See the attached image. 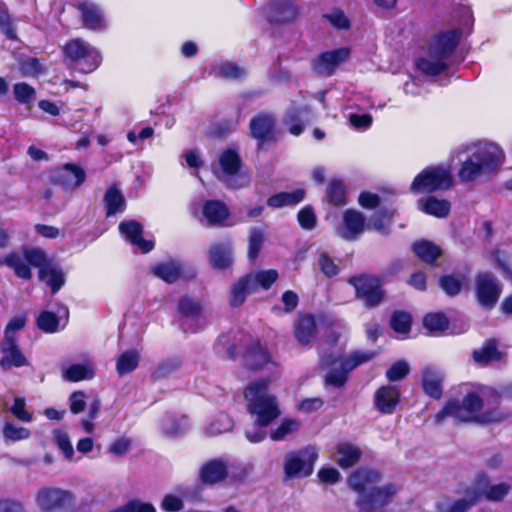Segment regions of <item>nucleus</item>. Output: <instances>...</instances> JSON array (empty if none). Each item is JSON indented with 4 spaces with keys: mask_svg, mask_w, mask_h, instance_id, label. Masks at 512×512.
<instances>
[{
    "mask_svg": "<svg viewBox=\"0 0 512 512\" xmlns=\"http://www.w3.org/2000/svg\"><path fill=\"white\" fill-rule=\"evenodd\" d=\"M459 26L435 35L429 42L427 54L416 61L417 69L428 76H437L451 66V57L462 37L470 32L473 24L472 12L468 8L459 9Z\"/></svg>",
    "mask_w": 512,
    "mask_h": 512,
    "instance_id": "f257e3e1",
    "label": "nucleus"
},
{
    "mask_svg": "<svg viewBox=\"0 0 512 512\" xmlns=\"http://www.w3.org/2000/svg\"><path fill=\"white\" fill-rule=\"evenodd\" d=\"M379 480L380 474L367 468L356 470L350 475L349 486L359 494L357 500L359 512H385L384 507L397 494L398 486L392 483L378 486Z\"/></svg>",
    "mask_w": 512,
    "mask_h": 512,
    "instance_id": "f03ea898",
    "label": "nucleus"
},
{
    "mask_svg": "<svg viewBox=\"0 0 512 512\" xmlns=\"http://www.w3.org/2000/svg\"><path fill=\"white\" fill-rule=\"evenodd\" d=\"M459 153L466 155L458 172L463 182L496 172L505 159L504 151L498 144L485 140L462 145Z\"/></svg>",
    "mask_w": 512,
    "mask_h": 512,
    "instance_id": "7ed1b4c3",
    "label": "nucleus"
},
{
    "mask_svg": "<svg viewBox=\"0 0 512 512\" xmlns=\"http://www.w3.org/2000/svg\"><path fill=\"white\" fill-rule=\"evenodd\" d=\"M270 378L252 381L244 391L248 412L258 425L268 426L281 415L277 397L269 391Z\"/></svg>",
    "mask_w": 512,
    "mask_h": 512,
    "instance_id": "20e7f679",
    "label": "nucleus"
},
{
    "mask_svg": "<svg viewBox=\"0 0 512 512\" xmlns=\"http://www.w3.org/2000/svg\"><path fill=\"white\" fill-rule=\"evenodd\" d=\"M483 406L482 399L476 393H468L462 402L450 400L444 408L434 416L436 424H441L447 417L455 420L468 422L476 421L481 423L500 422L505 415L500 411L486 412L476 415Z\"/></svg>",
    "mask_w": 512,
    "mask_h": 512,
    "instance_id": "39448f33",
    "label": "nucleus"
},
{
    "mask_svg": "<svg viewBox=\"0 0 512 512\" xmlns=\"http://www.w3.org/2000/svg\"><path fill=\"white\" fill-rule=\"evenodd\" d=\"M25 318L16 317L9 321L0 342V366L3 370L28 366L29 361L17 344V333L24 327Z\"/></svg>",
    "mask_w": 512,
    "mask_h": 512,
    "instance_id": "423d86ee",
    "label": "nucleus"
},
{
    "mask_svg": "<svg viewBox=\"0 0 512 512\" xmlns=\"http://www.w3.org/2000/svg\"><path fill=\"white\" fill-rule=\"evenodd\" d=\"M66 60L73 63L82 73H91L101 64L99 50L81 38L69 40L63 47Z\"/></svg>",
    "mask_w": 512,
    "mask_h": 512,
    "instance_id": "0eeeda50",
    "label": "nucleus"
},
{
    "mask_svg": "<svg viewBox=\"0 0 512 512\" xmlns=\"http://www.w3.org/2000/svg\"><path fill=\"white\" fill-rule=\"evenodd\" d=\"M453 177L448 167L444 165L429 166L422 170L413 180V193H431L446 190L451 187Z\"/></svg>",
    "mask_w": 512,
    "mask_h": 512,
    "instance_id": "6e6552de",
    "label": "nucleus"
},
{
    "mask_svg": "<svg viewBox=\"0 0 512 512\" xmlns=\"http://www.w3.org/2000/svg\"><path fill=\"white\" fill-rule=\"evenodd\" d=\"M1 265H6L13 269L15 274L22 279L31 278L30 266L37 267L39 271L46 269L51 263L46 254L39 249H30L25 251L24 257L17 253H11L0 259Z\"/></svg>",
    "mask_w": 512,
    "mask_h": 512,
    "instance_id": "1a4fd4ad",
    "label": "nucleus"
},
{
    "mask_svg": "<svg viewBox=\"0 0 512 512\" xmlns=\"http://www.w3.org/2000/svg\"><path fill=\"white\" fill-rule=\"evenodd\" d=\"M178 321L185 333H196L206 325V317L201 303L189 296L179 299L177 305Z\"/></svg>",
    "mask_w": 512,
    "mask_h": 512,
    "instance_id": "9d476101",
    "label": "nucleus"
},
{
    "mask_svg": "<svg viewBox=\"0 0 512 512\" xmlns=\"http://www.w3.org/2000/svg\"><path fill=\"white\" fill-rule=\"evenodd\" d=\"M349 283L355 288L356 297L368 308L380 304L384 292L380 280L372 275H359L349 279Z\"/></svg>",
    "mask_w": 512,
    "mask_h": 512,
    "instance_id": "9b49d317",
    "label": "nucleus"
},
{
    "mask_svg": "<svg viewBox=\"0 0 512 512\" xmlns=\"http://www.w3.org/2000/svg\"><path fill=\"white\" fill-rule=\"evenodd\" d=\"M373 352L356 351L346 359L339 362V368H332L325 375V384L335 388H341L347 381L348 374L357 366L371 360Z\"/></svg>",
    "mask_w": 512,
    "mask_h": 512,
    "instance_id": "f8f14e48",
    "label": "nucleus"
},
{
    "mask_svg": "<svg viewBox=\"0 0 512 512\" xmlns=\"http://www.w3.org/2000/svg\"><path fill=\"white\" fill-rule=\"evenodd\" d=\"M318 458V450L308 446L298 453L287 455L285 460V473L288 477H306L313 471L314 463Z\"/></svg>",
    "mask_w": 512,
    "mask_h": 512,
    "instance_id": "ddd939ff",
    "label": "nucleus"
},
{
    "mask_svg": "<svg viewBox=\"0 0 512 512\" xmlns=\"http://www.w3.org/2000/svg\"><path fill=\"white\" fill-rule=\"evenodd\" d=\"M476 296L479 304L485 308L493 307L500 295L501 285L490 272H479L475 278Z\"/></svg>",
    "mask_w": 512,
    "mask_h": 512,
    "instance_id": "4468645a",
    "label": "nucleus"
},
{
    "mask_svg": "<svg viewBox=\"0 0 512 512\" xmlns=\"http://www.w3.org/2000/svg\"><path fill=\"white\" fill-rule=\"evenodd\" d=\"M73 502V494L60 488H43L37 494V503L45 512H61L71 507Z\"/></svg>",
    "mask_w": 512,
    "mask_h": 512,
    "instance_id": "2eb2a0df",
    "label": "nucleus"
},
{
    "mask_svg": "<svg viewBox=\"0 0 512 512\" xmlns=\"http://www.w3.org/2000/svg\"><path fill=\"white\" fill-rule=\"evenodd\" d=\"M51 181L66 191L78 189L86 179L85 170L74 163H66L51 171Z\"/></svg>",
    "mask_w": 512,
    "mask_h": 512,
    "instance_id": "dca6fc26",
    "label": "nucleus"
},
{
    "mask_svg": "<svg viewBox=\"0 0 512 512\" xmlns=\"http://www.w3.org/2000/svg\"><path fill=\"white\" fill-rule=\"evenodd\" d=\"M236 468L234 462L224 458H215L207 461L200 469V479L205 484H216L223 481L229 473L232 478H241L242 473L234 474L232 470Z\"/></svg>",
    "mask_w": 512,
    "mask_h": 512,
    "instance_id": "f3484780",
    "label": "nucleus"
},
{
    "mask_svg": "<svg viewBox=\"0 0 512 512\" xmlns=\"http://www.w3.org/2000/svg\"><path fill=\"white\" fill-rule=\"evenodd\" d=\"M471 485L478 500L484 497L485 499L493 502L502 501L511 490L510 484L506 482L490 485L488 475L482 472L476 475Z\"/></svg>",
    "mask_w": 512,
    "mask_h": 512,
    "instance_id": "a211bd4d",
    "label": "nucleus"
},
{
    "mask_svg": "<svg viewBox=\"0 0 512 512\" xmlns=\"http://www.w3.org/2000/svg\"><path fill=\"white\" fill-rule=\"evenodd\" d=\"M350 49L341 47L332 51L321 53L314 58L313 69L322 76L332 75L336 68L343 63L349 56Z\"/></svg>",
    "mask_w": 512,
    "mask_h": 512,
    "instance_id": "6ab92c4d",
    "label": "nucleus"
},
{
    "mask_svg": "<svg viewBox=\"0 0 512 512\" xmlns=\"http://www.w3.org/2000/svg\"><path fill=\"white\" fill-rule=\"evenodd\" d=\"M365 218L356 210H346L343 214V224L337 229V234L347 241L356 240L364 231Z\"/></svg>",
    "mask_w": 512,
    "mask_h": 512,
    "instance_id": "aec40b11",
    "label": "nucleus"
},
{
    "mask_svg": "<svg viewBox=\"0 0 512 512\" xmlns=\"http://www.w3.org/2000/svg\"><path fill=\"white\" fill-rule=\"evenodd\" d=\"M275 119L271 114L260 113L250 121V130L253 138L258 141L259 148L275 138Z\"/></svg>",
    "mask_w": 512,
    "mask_h": 512,
    "instance_id": "412c9836",
    "label": "nucleus"
},
{
    "mask_svg": "<svg viewBox=\"0 0 512 512\" xmlns=\"http://www.w3.org/2000/svg\"><path fill=\"white\" fill-rule=\"evenodd\" d=\"M78 10L84 27L89 30L102 31L106 29V21L102 8L90 1H83L78 4Z\"/></svg>",
    "mask_w": 512,
    "mask_h": 512,
    "instance_id": "4be33fe9",
    "label": "nucleus"
},
{
    "mask_svg": "<svg viewBox=\"0 0 512 512\" xmlns=\"http://www.w3.org/2000/svg\"><path fill=\"white\" fill-rule=\"evenodd\" d=\"M119 231L128 242L140 249L143 253H148L154 248L152 240H146L142 237L143 228L141 224L135 220L121 222Z\"/></svg>",
    "mask_w": 512,
    "mask_h": 512,
    "instance_id": "5701e85b",
    "label": "nucleus"
},
{
    "mask_svg": "<svg viewBox=\"0 0 512 512\" xmlns=\"http://www.w3.org/2000/svg\"><path fill=\"white\" fill-rule=\"evenodd\" d=\"M399 401L400 391L394 385L382 386L374 394V405L382 414L394 413Z\"/></svg>",
    "mask_w": 512,
    "mask_h": 512,
    "instance_id": "b1692460",
    "label": "nucleus"
},
{
    "mask_svg": "<svg viewBox=\"0 0 512 512\" xmlns=\"http://www.w3.org/2000/svg\"><path fill=\"white\" fill-rule=\"evenodd\" d=\"M297 8L291 0H271L267 7V18L271 23H285L293 20Z\"/></svg>",
    "mask_w": 512,
    "mask_h": 512,
    "instance_id": "393cba45",
    "label": "nucleus"
},
{
    "mask_svg": "<svg viewBox=\"0 0 512 512\" xmlns=\"http://www.w3.org/2000/svg\"><path fill=\"white\" fill-rule=\"evenodd\" d=\"M230 215L228 207L219 200L206 201L202 207L201 221L205 220L210 225H234L226 223Z\"/></svg>",
    "mask_w": 512,
    "mask_h": 512,
    "instance_id": "a878e982",
    "label": "nucleus"
},
{
    "mask_svg": "<svg viewBox=\"0 0 512 512\" xmlns=\"http://www.w3.org/2000/svg\"><path fill=\"white\" fill-rule=\"evenodd\" d=\"M361 450L349 442H340L336 445L333 460L343 469L354 466L361 457Z\"/></svg>",
    "mask_w": 512,
    "mask_h": 512,
    "instance_id": "bb28decb",
    "label": "nucleus"
},
{
    "mask_svg": "<svg viewBox=\"0 0 512 512\" xmlns=\"http://www.w3.org/2000/svg\"><path fill=\"white\" fill-rule=\"evenodd\" d=\"M211 265L216 269H226L233 262L232 245L230 242L213 243L209 249Z\"/></svg>",
    "mask_w": 512,
    "mask_h": 512,
    "instance_id": "cd10ccee",
    "label": "nucleus"
},
{
    "mask_svg": "<svg viewBox=\"0 0 512 512\" xmlns=\"http://www.w3.org/2000/svg\"><path fill=\"white\" fill-rule=\"evenodd\" d=\"M316 321L311 314H300L294 323V335L303 345L309 344L315 337Z\"/></svg>",
    "mask_w": 512,
    "mask_h": 512,
    "instance_id": "c85d7f7f",
    "label": "nucleus"
},
{
    "mask_svg": "<svg viewBox=\"0 0 512 512\" xmlns=\"http://www.w3.org/2000/svg\"><path fill=\"white\" fill-rule=\"evenodd\" d=\"M477 495L472 487H468L465 491V496L453 502L447 500L437 504L438 512H467L473 505L478 502Z\"/></svg>",
    "mask_w": 512,
    "mask_h": 512,
    "instance_id": "c756f323",
    "label": "nucleus"
},
{
    "mask_svg": "<svg viewBox=\"0 0 512 512\" xmlns=\"http://www.w3.org/2000/svg\"><path fill=\"white\" fill-rule=\"evenodd\" d=\"M311 119L312 115L307 107H297L287 112L284 118V124L288 127L292 135L299 136L303 131L304 123Z\"/></svg>",
    "mask_w": 512,
    "mask_h": 512,
    "instance_id": "7c9ffc66",
    "label": "nucleus"
},
{
    "mask_svg": "<svg viewBox=\"0 0 512 512\" xmlns=\"http://www.w3.org/2000/svg\"><path fill=\"white\" fill-rule=\"evenodd\" d=\"M417 207L420 211L438 218L448 216L451 208L447 200L438 199L433 196L419 199Z\"/></svg>",
    "mask_w": 512,
    "mask_h": 512,
    "instance_id": "2f4dec72",
    "label": "nucleus"
},
{
    "mask_svg": "<svg viewBox=\"0 0 512 512\" xmlns=\"http://www.w3.org/2000/svg\"><path fill=\"white\" fill-rule=\"evenodd\" d=\"M219 163L222 169L220 177L228 182L230 186L234 187V184L230 182V178L240 169L241 160L238 153L233 149L225 150L220 155Z\"/></svg>",
    "mask_w": 512,
    "mask_h": 512,
    "instance_id": "473e14b6",
    "label": "nucleus"
},
{
    "mask_svg": "<svg viewBox=\"0 0 512 512\" xmlns=\"http://www.w3.org/2000/svg\"><path fill=\"white\" fill-rule=\"evenodd\" d=\"M442 374L432 367H425L422 370V385L425 393L433 398H440L442 394Z\"/></svg>",
    "mask_w": 512,
    "mask_h": 512,
    "instance_id": "72a5a7b5",
    "label": "nucleus"
},
{
    "mask_svg": "<svg viewBox=\"0 0 512 512\" xmlns=\"http://www.w3.org/2000/svg\"><path fill=\"white\" fill-rule=\"evenodd\" d=\"M245 363L253 369L275 366L267 350L260 344L251 346L245 354Z\"/></svg>",
    "mask_w": 512,
    "mask_h": 512,
    "instance_id": "f704fd0d",
    "label": "nucleus"
},
{
    "mask_svg": "<svg viewBox=\"0 0 512 512\" xmlns=\"http://www.w3.org/2000/svg\"><path fill=\"white\" fill-rule=\"evenodd\" d=\"M246 276L255 292L259 288L268 290L279 277L278 272L275 269L253 271L248 273Z\"/></svg>",
    "mask_w": 512,
    "mask_h": 512,
    "instance_id": "c9c22d12",
    "label": "nucleus"
},
{
    "mask_svg": "<svg viewBox=\"0 0 512 512\" xmlns=\"http://www.w3.org/2000/svg\"><path fill=\"white\" fill-rule=\"evenodd\" d=\"M305 197L303 189H296L292 192H280L267 200V205L272 208H281L285 206L296 205L300 203Z\"/></svg>",
    "mask_w": 512,
    "mask_h": 512,
    "instance_id": "e433bc0d",
    "label": "nucleus"
},
{
    "mask_svg": "<svg viewBox=\"0 0 512 512\" xmlns=\"http://www.w3.org/2000/svg\"><path fill=\"white\" fill-rule=\"evenodd\" d=\"M152 272L167 283H174L180 276L181 265L178 261L169 260L153 266Z\"/></svg>",
    "mask_w": 512,
    "mask_h": 512,
    "instance_id": "4c0bfd02",
    "label": "nucleus"
},
{
    "mask_svg": "<svg viewBox=\"0 0 512 512\" xmlns=\"http://www.w3.org/2000/svg\"><path fill=\"white\" fill-rule=\"evenodd\" d=\"M39 278L50 287L52 294L58 292L65 283L64 273L52 263L46 269L39 271Z\"/></svg>",
    "mask_w": 512,
    "mask_h": 512,
    "instance_id": "58836bf2",
    "label": "nucleus"
},
{
    "mask_svg": "<svg viewBox=\"0 0 512 512\" xmlns=\"http://www.w3.org/2000/svg\"><path fill=\"white\" fill-rule=\"evenodd\" d=\"M254 292L255 291L252 285L250 284L249 279L245 275L232 285L229 299L230 304L233 307H238L245 302L249 294Z\"/></svg>",
    "mask_w": 512,
    "mask_h": 512,
    "instance_id": "ea45409f",
    "label": "nucleus"
},
{
    "mask_svg": "<svg viewBox=\"0 0 512 512\" xmlns=\"http://www.w3.org/2000/svg\"><path fill=\"white\" fill-rule=\"evenodd\" d=\"M212 72L223 79L237 80L246 76V70L232 62H215Z\"/></svg>",
    "mask_w": 512,
    "mask_h": 512,
    "instance_id": "a19ab883",
    "label": "nucleus"
},
{
    "mask_svg": "<svg viewBox=\"0 0 512 512\" xmlns=\"http://www.w3.org/2000/svg\"><path fill=\"white\" fill-rule=\"evenodd\" d=\"M94 375V369L90 362L73 364L63 371L64 379L71 382L92 379Z\"/></svg>",
    "mask_w": 512,
    "mask_h": 512,
    "instance_id": "79ce46f5",
    "label": "nucleus"
},
{
    "mask_svg": "<svg viewBox=\"0 0 512 512\" xmlns=\"http://www.w3.org/2000/svg\"><path fill=\"white\" fill-rule=\"evenodd\" d=\"M107 216L121 213L125 209V200L121 192L115 187H110L104 196Z\"/></svg>",
    "mask_w": 512,
    "mask_h": 512,
    "instance_id": "37998d69",
    "label": "nucleus"
},
{
    "mask_svg": "<svg viewBox=\"0 0 512 512\" xmlns=\"http://www.w3.org/2000/svg\"><path fill=\"white\" fill-rule=\"evenodd\" d=\"M140 355L136 350L123 352L117 358L116 369L119 375H125L134 371L139 364Z\"/></svg>",
    "mask_w": 512,
    "mask_h": 512,
    "instance_id": "c03bdc74",
    "label": "nucleus"
},
{
    "mask_svg": "<svg viewBox=\"0 0 512 512\" xmlns=\"http://www.w3.org/2000/svg\"><path fill=\"white\" fill-rule=\"evenodd\" d=\"M413 251L422 261L430 264L440 256L439 247L426 240L415 242Z\"/></svg>",
    "mask_w": 512,
    "mask_h": 512,
    "instance_id": "a18cd8bd",
    "label": "nucleus"
},
{
    "mask_svg": "<svg viewBox=\"0 0 512 512\" xmlns=\"http://www.w3.org/2000/svg\"><path fill=\"white\" fill-rule=\"evenodd\" d=\"M500 353L497 350L496 343L492 340L487 341L483 347L473 352V359L480 365H487L491 361L498 360Z\"/></svg>",
    "mask_w": 512,
    "mask_h": 512,
    "instance_id": "49530a36",
    "label": "nucleus"
},
{
    "mask_svg": "<svg viewBox=\"0 0 512 512\" xmlns=\"http://www.w3.org/2000/svg\"><path fill=\"white\" fill-rule=\"evenodd\" d=\"M233 420L225 413L218 414L206 427L209 435L216 436L232 430Z\"/></svg>",
    "mask_w": 512,
    "mask_h": 512,
    "instance_id": "de8ad7c7",
    "label": "nucleus"
},
{
    "mask_svg": "<svg viewBox=\"0 0 512 512\" xmlns=\"http://www.w3.org/2000/svg\"><path fill=\"white\" fill-rule=\"evenodd\" d=\"M391 218L392 212L388 210H380L369 219L367 223V228H372L377 232L387 234L389 232Z\"/></svg>",
    "mask_w": 512,
    "mask_h": 512,
    "instance_id": "09e8293b",
    "label": "nucleus"
},
{
    "mask_svg": "<svg viewBox=\"0 0 512 512\" xmlns=\"http://www.w3.org/2000/svg\"><path fill=\"white\" fill-rule=\"evenodd\" d=\"M326 197L328 201L335 206H342L346 203V190L340 180H332L327 189Z\"/></svg>",
    "mask_w": 512,
    "mask_h": 512,
    "instance_id": "8fccbe9b",
    "label": "nucleus"
},
{
    "mask_svg": "<svg viewBox=\"0 0 512 512\" xmlns=\"http://www.w3.org/2000/svg\"><path fill=\"white\" fill-rule=\"evenodd\" d=\"M3 437L7 442H17L30 438L31 432L28 428L17 426L12 422H6L2 429Z\"/></svg>",
    "mask_w": 512,
    "mask_h": 512,
    "instance_id": "3c124183",
    "label": "nucleus"
},
{
    "mask_svg": "<svg viewBox=\"0 0 512 512\" xmlns=\"http://www.w3.org/2000/svg\"><path fill=\"white\" fill-rule=\"evenodd\" d=\"M188 425L186 417L175 418L173 416H166L161 423V429L164 434L168 436H176L182 433Z\"/></svg>",
    "mask_w": 512,
    "mask_h": 512,
    "instance_id": "603ef678",
    "label": "nucleus"
},
{
    "mask_svg": "<svg viewBox=\"0 0 512 512\" xmlns=\"http://www.w3.org/2000/svg\"><path fill=\"white\" fill-rule=\"evenodd\" d=\"M300 427V423L294 419H284L279 426L270 432L273 441H282L287 436L296 432Z\"/></svg>",
    "mask_w": 512,
    "mask_h": 512,
    "instance_id": "864d4df0",
    "label": "nucleus"
},
{
    "mask_svg": "<svg viewBox=\"0 0 512 512\" xmlns=\"http://www.w3.org/2000/svg\"><path fill=\"white\" fill-rule=\"evenodd\" d=\"M423 324L430 333H438L448 328V319L442 313H430L424 317Z\"/></svg>",
    "mask_w": 512,
    "mask_h": 512,
    "instance_id": "5fc2aeb1",
    "label": "nucleus"
},
{
    "mask_svg": "<svg viewBox=\"0 0 512 512\" xmlns=\"http://www.w3.org/2000/svg\"><path fill=\"white\" fill-rule=\"evenodd\" d=\"M264 242V232L259 228H251L248 238V257L255 260L262 249Z\"/></svg>",
    "mask_w": 512,
    "mask_h": 512,
    "instance_id": "6e6d98bb",
    "label": "nucleus"
},
{
    "mask_svg": "<svg viewBox=\"0 0 512 512\" xmlns=\"http://www.w3.org/2000/svg\"><path fill=\"white\" fill-rule=\"evenodd\" d=\"M37 326L46 333H54L60 329V318L52 312L44 311L37 318Z\"/></svg>",
    "mask_w": 512,
    "mask_h": 512,
    "instance_id": "4d7b16f0",
    "label": "nucleus"
},
{
    "mask_svg": "<svg viewBox=\"0 0 512 512\" xmlns=\"http://www.w3.org/2000/svg\"><path fill=\"white\" fill-rule=\"evenodd\" d=\"M52 435L54 442L62 451L65 458L68 460H72L74 456V449L71 444L68 433L62 429H56L53 431Z\"/></svg>",
    "mask_w": 512,
    "mask_h": 512,
    "instance_id": "13d9d810",
    "label": "nucleus"
},
{
    "mask_svg": "<svg viewBox=\"0 0 512 512\" xmlns=\"http://www.w3.org/2000/svg\"><path fill=\"white\" fill-rule=\"evenodd\" d=\"M15 99L21 104H30L36 98L35 89L27 83H16L13 87Z\"/></svg>",
    "mask_w": 512,
    "mask_h": 512,
    "instance_id": "bf43d9fd",
    "label": "nucleus"
},
{
    "mask_svg": "<svg viewBox=\"0 0 512 512\" xmlns=\"http://www.w3.org/2000/svg\"><path fill=\"white\" fill-rule=\"evenodd\" d=\"M390 323L395 332L406 334L411 327V317L408 313L397 311L393 313Z\"/></svg>",
    "mask_w": 512,
    "mask_h": 512,
    "instance_id": "052dcab7",
    "label": "nucleus"
},
{
    "mask_svg": "<svg viewBox=\"0 0 512 512\" xmlns=\"http://www.w3.org/2000/svg\"><path fill=\"white\" fill-rule=\"evenodd\" d=\"M180 366L181 360L179 358H169L158 365L154 374L157 378H165L177 371Z\"/></svg>",
    "mask_w": 512,
    "mask_h": 512,
    "instance_id": "680f3d73",
    "label": "nucleus"
},
{
    "mask_svg": "<svg viewBox=\"0 0 512 512\" xmlns=\"http://www.w3.org/2000/svg\"><path fill=\"white\" fill-rule=\"evenodd\" d=\"M323 17L337 29H347L350 26V21L344 12L340 9H332L330 12L323 15Z\"/></svg>",
    "mask_w": 512,
    "mask_h": 512,
    "instance_id": "e2e57ef3",
    "label": "nucleus"
},
{
    "mask_svg": "<svg viewBox=\"0 0 512 512\" xmlns=\"http://www.w3.org/2000/svg\"><path fill=\"white\" fill-rule=\"evenodd\" d=\"M25 406V399L16 397L13 405L10 407V411L18 420L30 423L33 421V415L26 410Z\"/></svg>",
    "mask_w": 512,
    "mask_h": 512,
    "instance_id": "0e129e2a",
    "label": "nucleus"
},
{
    "mask_svg": "<svg viewBox=\"0 0 512 512\" xmlns=\"http://www.w3.org/2000/svg\"><path fill=\"white\" fill-rule=\"evenodd\" d=\"M317 265L321 272L327 277L336 276L339 273V268L334 260L326 253H320L317 260Z\"/></svg>",
    "mask_w": 512,
    "mask_h": 512,
    "instance_id": "69168bd1",
    "label": "nucleus"
},
{
    "mask_svg": "<svg viewBox=\"0 0 512 512\" xmlns=\"http://www.w3.org/2000/svg\"><path fill=\"white\" fill-rule=\"evenodd\" d=\"M409 364L404 361L395 362L386 372L388 380L394 382L403 379L409 373Z\"/></svg>",
    "mask_w": 512,
    "mask_h": 512,
    "instance_id": "338daca9",
    "label": "nucleus"
},
{
    "mask_svg": "<svg viewBox=\"0 0 512 512\" xmlns=\"http://www.w3.org/2000/svg\"><path fill=\"white\" fill-rule=\"evenodd\" d=\"M131 448V440L128 437L122 436L114 440L108 447V452L114 456L122 457Z\"/></svg>",
    "mask_w": 512,
    "mask_h": 512,
    "instance_id": "774afa93",
    "label": "nucleus"
}]
</instances>
